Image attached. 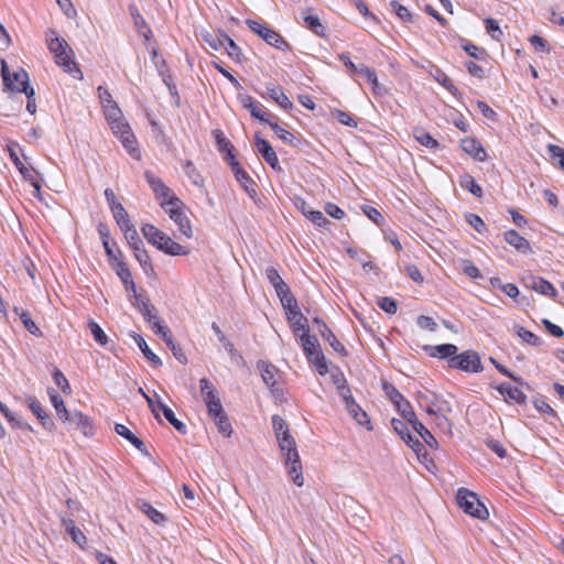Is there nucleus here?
Returning <instances> with one entry per match:
<instances>
[{
  "instance_id": "f257e3e1",
  "label": "nucleus",
  "mask_w": 564,
  "mask_h": 564,
  "mask_svg": "<svg viewBox=\"0 0 564 564\" xmlns=\"http://www.w3.org/2000/svg\"><path fill=\"white\" fill-rule=\"evenodd\" d=\"M47 47L54 54L55 62L58 66L76 79H83V73L77 63L72 58L73 51L67 42L58 37L54 30L46 32Z\"/></svg>"
},
{
  "instance_id": "f03ea898",
  "label": "nucleus",
  "mask_w": 564,
  "mask_h": 564,
  "mask_svg": "<svg viewBox=\"0 0 564 564\" xmlns=\"http://www.w3.org/2000/svg\"><path fill=\"white\" fill-rule=\"evenodd\" d=\"M279 447L284 456V463L288 468V473L292 478L293 482L301 487L304 484V477L302 474V463L300 459L299 452L296 449V443L293 436L290 434L289 429H285L281 436L276 437Z\"/></svg>"
},
{
  "instance_id": "7ed1b4c3",
  "label": "nucleus",
  "mask_w": 564,
  "mask_h": 564,
  "mask_svg": "<svg viewBox=\"0 0 564 564\" xmlns=\"http://www.w3.org/2000/svg\"><path fill=\"white\" fill-rule=\"evenodd\" d=\"M141 231L145 239L159 250L170 256H187L189 250L181 243L171 239L165 232L161 231L154 225L145 224Z\"/></svg>"
},
{
  "instance_id": "20e7f679",
  "label": "nucleus",
  "mask_w": 564,
  "mask_h": 564,
  "mask_svg": "<svg viewBox=\"0 0 564 564\" xmlns=\"http://www.w3.org/2000/svg\"><path fill=\"white\" fill-rule=\"evenodd\" d=\"M296 336L301 340L303 351L308 361L316 367L321 376L326 375L328 372V367L317 338L315 336H311L308 332H302Z\"/></svg>"
},
{
  "instance_id": "39448f33",
  "label": "nucleus",
  "mask_w": 564,
  "mask_h": 564,
  "mask_svg": "<svg viewBox=\"0 0 564 564\" xmlns=\"http://www.w3.org/2000/svg\"><path fill=\"white\" fill-rule=\"evenodd\" d=\"M161 207L170 216V218L176 224L180 232L186 238L193 237V230L189 219L183 212V203L176 196H171L166 200L161 202Z\"/></svg>"
},
{
  "instance_id": "423d86ee",
  "label": "nucleus",
  "mask_w": 564,
  "mask_h": 564,
  "mask_svg": "<svg viewBox=\"0 0 564 564\" xmlns=\"http://www.w3.org/2000/svg\"><path fill=\"white\" fill-rule=\"evenodd\" d=\"M456 500L459 508H462L465 513L474 518L484 520L489 514L487 508L479 500L478 496L466 488L458 489Z\"/></svg>"
},
{
  "instance_id": "0eeeda50",
  "label": "nucleus",
  "mask_w": 564,
  "mask_h": 564,
  "mask_svg": "<svg viewBox=\"0 0 564 564\" xmlns=\"http://www.w3.org/2000/svg\"><path fill=\"white\" fill-rule=\"evenodd\" d=\"M448 367L465 372L478 373L484 370L480 355L475 350H466L447 360Z\"/></svg>"
},
{
  "instance_id": "6e6552de",
  "label": "nucleus",
  "mask_w": 564,
  "mask_h": 564,
  "mask_svg": "<svg viewBox=\"0 0 564 564\" xmlns=\"http://www.w3.org/2000/svg\"><path fill=\"white\" fill-rule=\"evenodd\" d=\"M1 75L4 86L11 91L25 93L30 88V77L25 69L19 68L13 74H10L8 65L4 61L1 62Z\"/></svg>"
},
{
  "instance_id": "1a4fd4ad",
  "label": "nucleus",
  "mask_w": 564,
  "mask_h": 564,
  "mask_svg": "<svg viewBox=\"0 0 564 564\" xmlns=\"http://www.w3.org/2000/svg\"><path fill=\"white\" fill-rule=\"evenodd\" d=\"M246 23L252 32L258 34L269 45L282 51L290 50V44L273 29H270L254 20H247Z\"/></svg>"
},
{
  "instance_id": "9d476101",
  "label": "nucleus",
  "mask_w": 564,
  "mask_h": 564,
  "mask_svg": "<svg viewBox=\"0 0 564 564\" xmlns=\"http://www.w3.org/2000/svg\"><path fill=\"white\" fill-rule=\"evenodd\" d=\"M283 308L285 310L286 318L294 335H299L302 332H310L308 321L300 311L296 300H288Z\"/></svg>"
},
{
  "instance_id": "9b49d317",
  "label": "nucleus",
  "mask_w": 564,
  "mask_h": 564,
  "mask_svg": "<svg viewBox=\"0 0 564 564\" xmlns=\"http://www.w3.org/2000/svg\"><path fill=\"white\" fill-rule=\"evenodd\" d=\"M254 145L257 151L262 155L263 160L275 171H281L278 155L271 144L265 140L254 135Z\"/></svg>"
},
{
  "instance_id": "f8f14e48",
  "label": "nucleus",
  "mask_w": 564,
  "mask_h": 564,
  "mask_svg": "<svg viewBox=\"0 0 564 564\" xmlns=\"http://www.w3.org/2000/svg\"><path fill=\"white\" fill-rule=\"evenodd\" d=\"M313 323L318 325V332L324 340H326L330 347L341 356L347 355V350L344 345L336 338L333 332L328 328L326 323L319 317H314Z\"/></svg>"
},
{
  "instance_id": "ddd939ff",
  "label": "nucleus",
  "mask_w": 564,
  "mask_h": 564,
  "mask_svg": "<svg viewBox=\"0 0 564 564\" xmlns=\"http://www.w3.org/2000/svg\"><path fill=\"white\" fill-rule=\"evenodd\" d=\"M523 282L525 288L534 290L542 295H549L551 297L557 295L556 289L549 281L540 276L530 275L527 276Z\"/></svg>"
},
{
  "instance_id": "4468645a",
  "label": "nucleus",
  "mask_w": 564,
  "mask_h": 564,
  "mask_svg": "<svg viewBox=\"0 0 564 564\" xmlns=\"http://www.w3.org/2000/svg\"><path fill=\"white\" fill-rule=\"evenodd\" d=\"M26 403L29 405V409L37 417L42 426L50 432L53 431L55 424L53 420L50 417V415L43 410L40 402L34 397H28Z\"/></svg>"
},
{
  "instance_id": "2eb2a0df",
  "label": "nucleus",
  "mask_w": 564,
  "mask_h": 564,
  "mask_svg": "<svg viewBox=\"0 0 564 564\" xmlns=\"http://www.w3.org/2000/svg\"><path fill=\"white\" fill-rule=\"evenodd\" d=\"M496 389L501 395L506 398L507 401L514 402L519 405H523L527 403V395L518 387H512L511 384L503 382L500 386L496 387Z\"/></svg>"
},
{
  "instance_id": "dca6fc26",
  "label": "nucleus",
  "mask_w": 564,
  "mask_h": 564,
  "mask_svg": "<svg viewBox=\"0 0 564 564\" xmlns=\"http://www.w3.org/2000/svg\"><path fill=\"white\" fill-rule=\"evenodd\" d=\"M144 176L156 198H163V200H166L171 196H175L171 193V189L163 183V181L150 171H147Z\"/></svg>"
},
{
  "instance_id": "f3484780",
  "label": "nucleus",
  "mask_w": 564,
  "mask_h": 564,
  "mask_svg": "<svg viewBox=\"0 0 564 564\" xmlns=\"http://www.w3.org/2000/svg\"><path fill=\"white\" fill-rule=\"evenodd\" d=\"M505 240L512 246L516 250L522 253L532 252L529 241L522 237L518 231L510 229L505 232Z\"/></svg>"
},
{
  "instance_id": "a211bd4d",
  "label": "nucleus",
  "mask_w": 564,
  "mask_h": 564,
  "mask_svg": "<svg viewBox=\"0 0 564 564\" xmlns=\"http://www.w3.org/2000/svg\"><path fill=\"white\" fill-rule=\"evenodd\" d=\"M66 423L74 424L85 436L93 435V424L89 417L79 411L72 412Z\"/></svg>"
},
{
  "instance_id": "6ab92c4d",
  "label": "nucleus",
  "mask_w": 564,
  "mask_h": 564,
  "mask_svg": "<svg viewBox=\"0 0 564 564\" xmlns=\"http://www.w3.org/2000/svg\"><path fill=\"white\" fill-rule=\"evenodd\" d=\"M302 18L307 29L319 37L326 36V28L322 24L319 18L311 12V9L302 11Z\"/></svg>"
},
{
  "instance_id": "aec40b11",
  "label": "nucleus",
  "mask_w": 564,
  "mask_h": 564,
  "mask_svg": "<svg viewBox=\"0 0 564 564\" xmlns=\"http://www.w3.org/2000/svg\"><path fill=\"white\" fill-rule=\"evenodd\" d=\"M424 350L429 352L431 357L440 359L452 358L457 355V346L454 344H441L436 346H425Z\"/></svg>"
},
{
  "instance_id": "412c9836",
  "label": "nucleus",
  "mask_w": 564,
  "mask_h": 564,
  "mask_svg": "<svg viewBox=\"0 0 564 564\" xmlns=\"http://www.w3.org/2000/svg\"><path fill=\"white\" fill-rule=\"evenodd\" d=\"M236 180L246 191L248 196L251 199L257 198V184L256 182L248 175V173L242 167H237L234 172Z\"/></svg>"
},
{
  "instance_id": "4be33fe9",
  "label": "nucleus",
  "mask_w": 564,
  "mask_h": 564,
  "mask_svg": "<svg viewBox=\"0 0 564 564\" xmlns=\"http://www.w3.org/2000/svg\"><path fill=\"white\" fill-rule=\"evenodd\" d=\"M462 149L477 161L484 162L487 158V153L482 145L474 138L463 139Z\"/></svg>"
},
{
  "instance_id": "5701e85b",
  "label": "nucleus",
  "mask_w": 564,
  "mask_h": 564,
  "mask_svg": "<svg viewBox=\"0 0 564 564\" xmlns=\"http://www.w3.org/2000/svg\"><path fill=\"white\" fill-rule=\"evenodd\" d=\"M115 431L118 435L130 442L139 452L148 454L147 446L143 441L137 437L124 424L117 423Z\"/></svg>"
},
{
  "instance_id": "b1692460",
  "label": "nucleus",
  "mask_w": 564,
  "mask_h": 564,
  "mask_svg": "<svg viewBox=\"0 0 564 564\" xmlns=\"http://www.w3.org/2000/svg\"><path fill=\"white\" fill-rule=\"evenodd\" d=\"M346 410L359 425H364L367 426L368 430H372L368 414L360 408L358 403H356L355 400L348 401V404H346Z\"/></svg>"
},
{
  "instance_id": "393cba45",
  "label": "nucleus",
  "mask_w": 564,
  "mask_h": 564,
  "mask_svg": "<svg viewBox=\"0 0 564 564\" xmlns=\"http://www.w3.org/2000/svg\"><path fill=\"white\" fill-rule=\"evenodd\" d=\"M267 91L271 99H273L280 107L288 110L291 109L293 104L290 101L288 96L284 94L282 87L268 84Z\"/></svg>"
},
{
  "instance_id": "a878e982",
  "label": "nucleus",
  "mask_w": 564,
  "mask_h": 564,
  "mask_svg": "<svg viewBox=\"0 0 564 564\" xmlns=\"http://www.w3.org/2000/svg\"><path fill=\"white\" fill-rule=\"evenodd\" d=\"M257 368L261 372V378H262L263 382L267 384V387L272 389L276 383L275 382V373H276L278 369L275 368V366H273L272 364L267 362L264 360H260L257 364Z\"/></svg>"
},
{
  "instance_id": "bb28decb",
  "label": "nucleus",
  "mask_w": 564,
  "mask_h": 564,
  "mask_svg": "<svg viewBox=\"0 0 564 564\" xmlns=\"http://www.w3.org/2000/svg\"><path fill=\"white\" fill-rule=\"evenodd\" d=\"M48 394H50L51 402L56 411L57 417L61 421H63L64 423H66V421L69 419V415L72 412H69L66 409L62 397L58 393H56V391L54 389H48Z\"/></svg>"
},
{
  "instance_id": "cd10ccee",
  "label": "nucleus",
  "mask_w": 564,
  "mask_h": 564,
  "mask_svg": "<svg viewBox=\"0 0 564 564\" xmlns=\"http://www.w3.org/2000/svg\"><path fill=\"white\" fill-rule=\"evenodd\" d=\"M132 338L134 339L135 344L138 345V347L140 348V350L142 351V354L144 355V357L154 366V367H160L162 366V360L159 358V356H156L148 346L147 341L144 340V338L137 334V333H133L132 335Z\"/></svg>"
},
{
  "instance_id": "c85d7f7f",
  "label": "nucleus",
  "mask_w": 564,
  "mask_h": 564,
  "mask_svg": "<svg viewBox=\"0 0 564 564\" xmlns=\"http://www.w3.org/2000/svg\"><path fill=\"white\" fill-rule=\"evenodd\" d=\"M13 312L20 317L23 326L25 327V329L29 333H31L32 335H35V336H42L41 329L33 322L31 314L28 311L15 306L13 308Z\"/></svg>"
},
{
  "instance_id": "c756f323",
  "label": "nucleus",
  "mask_w": 564,
  "mask_h": 564,
  "mask_svg": "<svg viewBox=\"0 0 564 564\" xmlns=\"http://www.w3.org/2000/svg\"><path fill=\"white\" fill-rule=\"evenodd\" d=\"M302 213L316 226L325 228L332 223L324 216V214L319 210H313L308 205L303 202L302 203Z\"/></svg>"
},
{
  "instance_id": "7c9ffc66",
  "label": "nucleus",
  "mask_w": 564,
  "mask_h": 564,
  "mask_svg": "<svg viewBox=\"0 0 564 564\" xmlns=\"http://www.w3.org/2000/svg\"><path fill=\"white\" fill-rule=\"evenodd\" d=\"M228 35L224 32L212 33V32H203L202 40L206 43L210 48L215 51H219L225 45V37Z\"/></svg>"
},
{
  "instance_id": "2f4dec72",
  "label": "nucleus",
  "mask_w": 564,
  "mask_h": 564,
  "mask_svg": "<svg viewBox=\"0 0 564 564\" xmlns=\"http://www.w3.org/2000/svg\"><path fill=\"white\" fill-rule=\"evenodd\" d=\"M223 48H225L228 56L230 58H232L235 62L243 63L245 55H243L241 48L236 44V42L231 37H229V36L225 37V45Z\"/></svg>"
},
{
  "instance_id": "473e14b6",
  "label": "nucleus",
  "mask_w": 564,
  "mask_h": 564,
  "mask_svg": "<svg viewBox=\"0 0 564 564\" xmlns=\"http://www.w3.org/2000/svg\"><path fill=\"white\" fill-rule=\"evenodd\" d=\"M269 126L278 135V138L281 139L283 142L289 143L293 147H297L300 144L299 139H296L290 131L280 127L275 121L269 122Z\"/></svg>"
},
{
  "instance_id": "72a5a7b5",
  "label": "nucleus",
  "mask_w": 564,
  "mask_h": 564,
  "mask_svg": "<svg viewBox=\"0 0 564 564\" xmlns=\"http://www.w3.org/2000/svg\"><path fill=\"white\" fill-rule=\"evenodd\" d=\"M459 184L463 188L470 192L474 196H476V197L482 196V188L480 187V185L476 182V180L471 175H469V174L462 175Z\"/></svg>"
},
{
  "instance_id": "f704fd0d",
  "label": "nucleus",
  "mask_w": 564,
  "mask_h": 564,
  "mask_svg": "<svg viewBox=\"0 0 564 564\" xmlns=\"http://www.w3.org/2000/svg\"><path fill=\"white\" fill-rule=\"evenodd\" d=\"M110 210H111L112 216L116 219L118 226L120 227V229H123L126 227L133 225L130 221L129 215H128L127 210L124 209V207L122 206V204L115 205L112 208H110Z\"/></svg>"
},
{
  "instance_id": "c9c22d12",
  "label": "nucleus",
  "mask_w": 564,
  "mask_h": 564,
  "mask_svg": "<svg viewBox=\"0 0 564 564\" xmlns=\"http://www.w3.org/2000/svg\"><path fill=\"white\" fill-rule=\"evenodd\" d=\"M398 412L401 414V416L406 420L412 427L415 425L416 422H420L416 417L415 412L412 409V405L408 400L402 401L397 406Z\"/></svg>"
},
{
  "instance_id": "e433bc0d",
  "label": "nucleus",
  "mask_w": 564,
  "mask_h": 564,
  "mask_svg": "<svg viewBox=\"0 0 564 564\" xmlns=\"http://www.w3.org/2000/svg\"><path fill=\"white\" fill-rule=\"evenodd\" d=\"M413 430L422 437V440L426 443L431 448H437L438 442L434 437V435L424 426L423 423L416 422L413 426Z\"/></svg>"
},
{
  "instance_id": "4c0bfd02",
  "label": "nucleus",
  "mask_w": 564,
  "mask_h": 564,
  "mask_svg": "<svg viewBox=\"0 0 564 564\" xmlns=\"http://www.w3.org/2000/svg\"><path fill=\"white\" fill-rule=\"evenodd\" d=\"M433 77L453 96L457 97L459 95L458 88L453 84L452 79L443 70L437 69Z\"/></svg>"
},
{
  "instance_id": "58836bf2",
  "label": "nucleus",
  "mask_w": 564,
  "mask_h": 564,
  "mask_svg": "<svg viewBox=\"0 0 564 564\" xmlns=\"http://www.w3.org/2000/svg\"><path fill=\"white\" fill-rule=\"evenodd\" d=\"M414 138L420 144L429 149L435 150L440 147V143L429 132H426L423 129L415 130Z\"/></svg>"
},
{
  "instance_id": "ea45409f",
  "label": "nucleus",
  "mask_w": 564,
  "mask_h": 564,
  "mask_svg": "<svg viewBox=\"0 0 564 564\" xmlns=\"http://www.w3.org/2000/svg\"><path fill=\"white\" fill-rule=\"evenodd\" d=\"M112 268L123 284L132 285L131 271L129 270L127 263L123 260H117V262L113 263Z\"/></svg>"
},
{
  "instance_id": "a19ab883",
  "label": "nucleus",
  "mask_w": 564,
  "mask_h": 564,
  "mask_svg": "<svg viewBox=\"0 0 564 564\" xmlns=\"http://www.w3.org/2000/svg\"><path fill=\"white\" fill-rule=\"evenodd\" d=\"M358 74L362 75L367 79L368 83L372 84V91L375 94L380 93L378 77H377L376 72L372 68L361 64L358 68Z\"/></svg>"
},
{
  "instance_id": "79ce46f5",
  "label": "nucleus",
  "mask_w": 564,
  "mask_h": 564,
  "mask_svg": "<svg viewBox=\"0 0 564 564\" xmlns=\"http://www.w3.org/2000/svg\"><path fill=\"white\" fill-rule=\"evenodd\" d=\"M121 231L132 249L143 247V242L133 225L121 229Z\"/></svg>"
},
{
  "instance_id": "37998d69",
  "label": "nucleus",
  "mask_w": 564,
  "mask_h": 564,
  "mask_svg": "<svg viewBox=\"0 0 564 564\" xmlns=\"http://www.w3.org/2000/svg\"><path fill=\"white\" fill-rule=\"evenodd\" d=\"M140 509L143 513H145L154 523L162 524L165 522V517L159 510H156L149 502L143 501L140 506Z\"/></svg>"
},
{
  "instance_id": "c03bdc74",
  "label": "nucleus",
  "mask_w": 564,
  "mask_h": 564,
  "mask_svg": "<svg viewBox=\"0 0 564 564\" xmlns=\"http://www.w3.org/2000/svg\"><path fill=\"white\" fill-rule=\"evenodd\" d=\"M514 330L517 333V335L527 344L531 345V346H540L542 344V340L540 337H538L535 334H533L532 332L525 329L524 327L522 326H514Z\"/></svg>"
},
{
  "instance_id": "a18cd8bd",
  "label": "nucleus",
  "mask_w": 564,
  "mask_h": 564,
  "mask_svg": "<svg viewBox=\"0 0 564 564\" xmlns=\"http://www.w3.org/2000/svg\"><path fill=\"white\" fill-rule=\"evenodd\" d=\"M131 14L134 18V25L138 29L139 33L142 36H144L145 39H149V36L152 34V32H151V29L148 26L143 17L134 8H131Z\"/></svg>"
},
{
  "instance_id": "49530a36",
  "label": "nucleus",
  "mask_w": 564,
  "mask_h": 564,
  "mask_svg": "<svg viewBox=\"0 0 564 564\" xmlns=\"http://www.w3.org/2000/svg\"><path fill=\"white\" fill-rule=\"evenodd\" d=\"M164 343L167 345V347L171 349L173 356L182 364V365H185L187 364V357L186 355L184 354L183 349L181 348L180 345H177L175 341H174V338H173V335L171 334L169 337H166L165 339H163Z\"/></svg>"
},
{
  "instance_id": "de8ad7c7",
  "label": "nucleus",
  "mask_w": 564,
  "mask_h": 564,
  "mask_svg": "<svg viewBox=\"0 0 564 564\" xmlns=\"http://www.w3.org/2000/svg\"><path fill=\"white\" fill-rule=\"evenodd\" d=\"M490 362L495 366V368L503 376H507L508 378L512 379L517 383H519L521 387L530 388L529 383H527L521 377L516 376L511 371H509L503 365L498 362L494 357L489 358Z\"/></svg>"
},
{
  "instance_id": "09e8293b",
  "label": "nucleus",
  "mask_w": 564,
  "mask_h": 564,
  "mask_svg": "<svg viewBox=\"0 0 564 564\" xmlns=\"http://www.w3.org/2000/svg\"><path fill=\"white\" fill-rule=\"evenodd\" d=\"M119 139L121 140V143L124 147V149L133 159L140 158V152L137 148V141L132 132Z\"/></svg>"
},
{
  "instance_id": "8fccbe9b",
  "label": "nucleus",
  "mask_w": 564,
  "mask_h": 564,
  "mask_svg": "<svg viewBox=\"0 0 564 564\" xmlns=\"http://www.w3.org/2000/svg\"><path fill=\"white\" fill-rule=\"evenodd\" d=\"M273 288L275 290L278 297L281 301L282 306L286 304L288 300H296L291 293L289 285L284 281L276 283L275 285H273Z\"/></svg>"
},
{
  "instance_id": "3c124183",
  "label": "nucleus",
  "mask_w": 564,
  "mask_h": 564,
  "mask_svg": "<svg viewBox=\"0 0 564 564\" xmlns=\"http://www.w3.org/2000/svg\"><path fill=\"white\" fill-rule=\"evenodd\" d=\"M382 389L386 393V395L389 398V400L397 406L399 403L404 401L405 399L403 395L399 392V390L391 383L383 382Z\"/></svg>"
},
{
  "instance_id": "603ef678",
  "label": "nucleus",
  "mask_w": 564,
  "mask_h": 564,
  "mask_svg": "<svg viewBox=\"0 0 564 564\" xmlns=\"http://www.w3.org/2000/svg\"><path fill=\"white\" fill-rule=\"evenodd\" d=\"M163 415L166 419V421L171 425H173V427L177 432H180L181 434H186L187 433L186 425L182 421L176 419V416H175L174 412L172 411V409H163Z\"/></svg>"
},
{
  "instance_id": "864d4df0",
  "label": "nucleus",
  "mask_w": 564,
  "mask_h": 564,
  "mask_svg": "<svg viewBox=\"0 0 564 564\" xmlns=\"http://www.w3.org/2000/svg\"><path fill=\"white\" fill-rule=\"evenodd\" d=\"M217 425L218 432L226 437L232 433V427L226 413L213 419Z\"/></svg>"
},
{
  "instance_id": "5fc2aeb1",
  "label": "nucleus",
  "mask_w": 564,
  "mask_h": 564,
  "mask_svg": "<svg viewBox=\"0 0 564 564\" xmlns=\"http://www.w3.org/2000/svg\"><path fill=\"white\" fill-rule=\"evenodd\" d=\"M485 24H486V31L491 36V39H494L496 41H500L503 33L499 26L498 21L492 18H488L485 20Z\"/></svg>"
},
{
  "instance_id": "6e6d98bb",
  "label": "nucleus",
  "mask_w": 564,
  "mask_h": 564,
  "mask_svg": "<svg viewBox=\"0 0 564 564\" xmlns=\"http://www.w3.org/2000/svg\"><path fill=\"white\" fill-rule=\"evenodd\" d=\"M88 328L94 336V339L100 344L101 346H105L108 343V337L102 330V328L94 321H89Z\"/></svg>"
},
{
  "instance_id": "4d7b16f0",
  "label": "nucleus",
  "mask_w": 564,
  "mask_h": 564,
  "mask_svg": "<svg viewBox=\"0 0 564 564\" xmlns=\"http://www.w3.org/2000/svg\"><path fill=\"white\" fill-rule=\"evenodd\" d=\"M134 258L140 263L141 268L148 272V270H152L151 259L143 247H139L133 249Z\"/></svg>"
},
{
  "instance_id": "13d9d810",
  "label": "nucleus",
  "mask_w": 564,
  "mask_h": 564,
  "mask_svg": "<svg viewBox=\"0 0 564 564\" xmlns=\"http://www.w3.org/2000/svg\"><path fill=\"white\" fill-rule=\"evenodd\" d=\"M109 124H110L112 132L116 135H118L119 138L131 133L130 126L128 124V122L124 121L123 118L112 121Z\"/></svg>"
},
{
  "instance_id": "bf43d9fd",
  "label": "nucleus",
  "mask_w": 564,
  "mask_h": 564,
  "mask_svg": "<svg viewBox=\"0 0 564 564\" xmlns=\"http://www.w3.org/2000/svg\"><path fill=\"white\" fill-rule=\"evenodd\" d=\"M377 305L388 314H395L398 310L397 301L388 296L379 297L377 301Z\"/></svg>"
},
{
  "instance_id": "052dcab7",
  "label": "nucleus",
  "mask_w": 564,
  "mask_h": 564,
  "mask_svg": "<svg viewBox=\"0 0 564 564\" xmlns=\"http://www.w3.org/2000/svg\"><path fill=\"white\" fill-rule=\"evenodd\" d=\"M0 412L6 416V419L13 425L18 427L23 426V422L21 417L13 411H11L6 404L0 401Z\"/></svg>"
},
{
  "instance_id": "680f3d73",
  "label": "nucleus",
  "mask_w": 564,
  "mask_h": 564,
  "mask_svg": "<svg viewBox=\"0 0 564 564\" xmlns=\"http://www.w3.org/2000/svg\"><path fill=\"white\" fill-rule=\"evenodd\" d=\"M102 109H104V115L109 123L122 118L121 109L118 107L117 102L107 105Z\"/></svg>"
},
{
  "instance_id": "e2e57ef3",
  "label": "nucleus",
  "mask_w": 564,
  "mask_h": 564,
  "mask_svg": "<svg viewBox=\"0 0 564 564\" xmlns=\"http://www.w3.org/2000/svg\"><path fill=\"white\" fill-rule=\"evenodd\" d=\"M53 380L64 393H70L69 382L59 369L53 371Z\"/></svg>"
},
{
  "instance_id": "0e129e2a",
  "label": "nucleus",
  "mask_w": 564,
  "mask_h": 564,
  "mask_svg": "<svg viewBox=\"0 0 564 564\" xmlns=\"http://www.w3.org/2000/svg\"><path fill=\"white\" fill-rule=\"evenodd\" d=\"M213 135L215 138L216 144L220 152H226L227 150H234V145L220 130H214Z\"/></svg>"
},
{
  "instance_id": "69168bd1",
  "label": "nucleus",
  "mask_w": 564,
  "mask_h": 564,
  "mask_svg": "<svg viewBox=\"0 0 564 564\" xmlns=\"http://www.w3.org/2000/svg\"><path fill=\"white\" fill-rule=\"evenodd\" d=\"M533 405L539 412L546 413L553 417H557V413L543 398H535L533 400Z\"/></svg>"
},
{
  "instance_id": "338daca9",
  "label": "nucleus",
  "mask_w": 564,
  "mask_h": 564,
  "mask_svg": "<svg viewBox=\"0 0 564 564\" xmlns=\"http://www.w3.org/2000/svg\"><path fill=\"white\" fill-rule=\"evenodd\" d=\"M466 221L479 234H482L486 229L484 220L476 214H467Z\"/></svg>"
},
{
  "instance_id": "774afa93",
  "label": "nucleus",
  "mask_w": 564,
  "mask_h": 564,
  "mask_svg": "<svg viewBox=\"0 0 564 564\" xmlns=\"http://www.w3.org/2000/svg\"><path fill=\"white\" fill-rule=\"evenodd\" d=\"M547 150L552 159L557 160L560 166L564 170V149L555 144H549Z\"/></svg>"
}]
</instances>
